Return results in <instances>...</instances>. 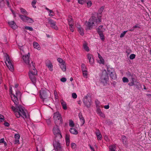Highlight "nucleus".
Wrapping results in <instances>:
<instances>
[{
    "label": "nucleus",
    "mask_w": 151,
    "mask_h": 151,
    "mask_svg": "<svg viewBox=\"0 0 151 151\" xmlns=\"http://www.w3.org/2000/svg\"><path fill=\"white\" fill-rule=\"evenodd\" d=\"M19 17H20L21 19L22 20L23 22H27L28 20V19L27 18H29V17L27 16V15L24 16L20 14H18Z\"/></svg>",
    "instance_id": "obj_15"
},
{
    "label": "nucleus",
    "mask_w": 151,
    "mask_h": 151,
    "mask_svg": "<svg viewBox=\"0 0 151 151\" xmlns=\"http://www.w3.org/2000/svg\"><path fill=\"white\" fill-rule=\"evenodd\" d=\"M60 81L63 82H65L66 81V79L65 78H62L60 79Z\"/></svg>",
    "instance_id": "obj_57"
},
{
    "label": "nucleus",
    "mask_w": 151,
    "mask_h": 151,
    "mask_svg": "<svg viewBox=\"0 0 151 151\" xmlns=\"http://www.w3.org/2000/svg\"><path fill=\"white\" fill-rule=\"evenodd\" d=\"M20 135L18 134H16L14 135L15 139H19L20 138Z\"/></svg>",
    "instance_id": "obj_49"
},
{
    "label": "nucleus",
    "mask_w": 151,
    "mask_h": 151,
    "mask_svg": "<svg viewBox=\"0 0 151 151\" xmlns=\"http://www.w3.org/2000/svg\"><path fill=\"white\" fill-rule=\"evenodd\" d=\"M5 56L6 57V61L5 63L9 69L12 71L14 70L13 65L9 59V57L8 55L6 53L5 54Z\"/></svg>",
    "instance_id": "obj_9"
},
{
    "label": "nucleus",
    "mask_w": 151,
    "mask_h": 151,
    "mask_svg": "<svg viewBox=\"0 0 151 151\" xmlns=\"http://www.w3.org/2000/svg\"><path fill=\"white\" fill-rule=\"evenodd\" d=\"M21 12L24 15V16L27 15H28V13L23 8H21L20 9Z\"/></svg>",
    "instance_id": "obj_31"
},
{
    "label": "nucleus",
    "mask_w": 151,
    "mask_h": 151,
    "mask_svg": "<svg viewBox=\"0 0 151 151\" xmlns=\"http://www.w3.org/2000/svg\"><path fill=\"white\" fill-rule=\"evenodd\" d=\"M58 125H56L53 129V132L55 136L54 139L57 140H59L62 137L60 131L58 126Z\"/></svg>",
    "instance_id": "obj_5"
},
{
    "label": "nucleus",
    "mask_w": 151,
    "mask_h": 151,
    "mask_svg": "<svg viewBox=\"0 0 151 151\" xmlns=\"http://www.w3.org/2000/svg\"><path fill=\"white\" fill-rule=\"evenodd\" d=\"M104 9V6H101L98 12L99 14H101L102 12L103 11Z\"/></svg>",
    "instance_id": "obj_36"
},
{
    "label": "nucleus",
    "mask_w": 151,
    "mask_h": 151,
    "mask_svg": "<svg viewBox=\"0 0 151 151\" xmlns=\"http://www.w3.org/2000/svg\"><path fill=\"white\" fill-rule=\"evenodd\" d=\"M72 97L73 99H76L77 97V95L76 93H72Z\"/></svg>",
    "instance_id": "obj_50"
},
{
    "label": "nucleus",
    "mask_w": 151,
    "mask_h": 151,
    "mask_svg": "<svg viewBox=\"0 0 151 151\" xmlns=\"http://www.w3.org/2000/svg\"><path fill=\"white\" fill-rule=\"evenodd\" d=\"M60 65L62 70L64 72L66 70V67L65 63L61 64Z\"/></svg>",
    "instance_id": "obj_20"
},
{
    "label": "nucleus",
    "mask_w": 151,
    "mask_h": 151,
    "mask_svg": "<svg viewBox=\"0 0 151 151\" xmlns=\"http://www.w3.org/2000/svg\"><path fill=\"white\" fill-rule=\"evenodd\" d=\"M101 62V63L103 64H104V60L102 58L101 59H100Z\"/></svg>",
    "instance_id": "obj_61"
},
{
    "label": "nucleus",
    "mask_w": 151,
    "mask_h": 151,
    "mask_svg": "<svg viewBox=\"0 0 151 151\" xmlns=\"http://www.w3.org/2000/svg\"><path fill=\"white\" fill-rule=\"evenodd\" d=\"M127 75L128 77L130 79L131 78H132V77H134L135 75H133L131 74V73L129 72H128L127 73Z\"/></svg>",
    "instance_id": "obj_37"
},
{
    "label": "nucleus",
    "mask_w": 151,
    "mask_h": 151,
    "mask_svg": "<svg viewBox=\"0 0 151 151\" xmlns=\"http://www.w3.org/2000/svg\"><path fill=\"white\" fill-rule=\"evenodd\" d=\"M11 97L15 104V106H12L11 108L13 111L15 113L16 116L17 118H19L20 116L23 118H27L24 108L21 105L18 104V100L17 96L14 94H12Z\"/></svg>",
    "instance_id": "obj_1"
},
{
    "label": "nucleus",
    "mask_w": 151,
    "mask_h": 151,
    "mask_svg": "<svg viewBox=\"0 0 151 151\" xmlns=\"http://www.w3.org/2000/svg\"><path fill=\"white\" fill-rule=\"evenodd\" d=\"M83 48L86 51L88 52L89 51V49L88 47L87 46V44L86 42H85L83 45Z\"/></svg>",
    "instance_id": "obj_26"
},
{
    "label": "nucleus",
    "mask_w": 151,
    "mask_h": 151,
    "mask_svg": "<svg viewBox=\"0 0 151 151\" xmlns=\"http://www.w3.org/2000/svg\"><path fill=\"white\" fill-rule=\"evenodd\" d=\"M33 45L34 48L37 49L38 50L40 49V47L39 44L36 42H33Z\"/></svg>",
    "instance_id": "obj_24"
},
{
    "label": "nucleus",
    "mask_w": 151,
    "mask_h": 151,
    "mask_svg": "<svg viewBox=\"0 0 151 151\" xmlns=\"http://www.w3.org/2000/svg\"><path fill=\"white\" fill-rule=\"evenodd\" d=\"M48 23L50 24V27L56 30H58V27L56 25V22L51 19H49Z\"/></svg>",
    "instance_id": "obj_12"
},
{
    "label": "nucleus",
    "mask_w": 151,
    "mask_h": 151,
    "mask_svg": "<svg viewBox=\"0 0 151 151\" xmlns=\"http://www.w3.org/2000/svg\"><path fill=\"white\" fill-rule=\"evenodd\" d=\"M69 131L71 133L73 134H78V131L75 128H71Z\"/></svg>",
    "instance_id": "obj_23"
},
{
    "label": "nucleus",
    "mask_w": 151,
    "mask_h": 151,
    "mask_svg": "<svg viewBox=\"0 0 151 151\" xmlns=\"http://www.w3.org/2000/svg\"><path fill=\"white\" fill-rule=\"evenodd\" d=\"M4 124L5 126L8 127L9 126V124L7 122H5L4 123Z\"/></svg>",
    "instance_id": "obj_58"
},
{
    "label": "nucleus",
    "mask_w": 151,
    "mask_h": 151,
    "mask_svg": "<svg viewBox=\"0 0 151 151\" xmlns=\"http://www.w3.org/2000/svg\"><path fill=\"white\" fill-rule=\"evenodd\" d=\"M25 28L26 29L29 30L30 31H32L33 30V28L32 27H31L26 26L25 27Z\"/></svg>",
    "instance_id": "obj_45"
},
{
    "label": "nucleus",
    "mask_w": 151,
    "mask_h": 151,
    "mask_svg": "<svg viewBox=\"0 0 151 151\" xmlns=\"http://www.w3.org/2000/svg\"><path fill=\"white\" fill-rule=\"evenodd\" d=\"M97 112L98 114L100 116H101L103 118H104L105 117V115L104 114L102 113L101 111V110L100 109H98L97 110Z\"/></svg>",
    "instance_id": "obj_28"
},
{
    "label": "nucleus",
    "mask_w": 151,
    "mask_h": 151,
    "mask_svg": "<svg viewBox=\"0 0 151 151\" xmlns=\"http://www.w3.org/2000/svg\"><path fill=\"white\" fill-rule=\"evenodd\" d=\"M66 144L67 146H68L70 144V140L66 141Z\"/></svg>",
    "instance_id": "obj_64"
},
{
    "label": "nucleus",
    "mask_w": 151,
    "mask_h": 151,
    "mask_svg": "<svg viewBox=\"0 0 151 151\" xmlns=\"http://www.w3.org/2000/svg\"><path fill=\"white\" fill-rule=\"evenodd\" d=\"M71 147L72 148L74 149L76 148V145L74 143H72L71 144Z\"/></svg>",
    "instance_id": "obj_55"
},
{
    "label": "nucleus",
    "mask_w": 151,
    "mask_h": 151,
    "mask_svg": "<svg viewBox=\"0 0 151 151\" xmlns=\"http://www.w3.org/2000/svg\"><path fill=\"white\" fill-rule=\"evenodd\" d=\"M4 120V116L1 114H0V122H2Z\"/></svg>",
    "instance_id": "obj_43"
},
{
    "label": "nucleus",
    "mask_w": 151,
    "mask_h": 151,
    "mask_svg": "<svg viewBox=\"0 0 151 151\" xmlns=\"http://www.w3.org/2000/svg\"><path fill=\"white\" fill-rule=\"evenodd\" d=\"M4 138H2L0 139V143H3L4 142Z\"/></svg>",
    "instance_id": "obj_63"
},
{
    "label": "nucleus",
    "mask_w": 151,
    "mask_h": 151,
    "mask_svg": "<svg viewBox=\"0 0 151 151\" xmlns=\"http://www.w3.org/2000/svg\"><path fill=\"white\" fill-rule=\"evenodd\" d=\"M55 142L54 143V147L55 150L57 151H61V148L60 143L59 142V140L54 139Z\"/></svg>",
    "instance_id": "obj_11"
},
{
    "label": "nucleus",
    "mask_w": 151,
    "mask_h": 151,
    "mask_svg": "<svg viewBox=\"0 0 151 151\" xmlns=\"http://www.w3.org/2000/svg\"><path fill=\"white\" fill-rule=\"evenodd\" d=\"M89 146L90 149L91 150V151H95L94 148L93 147L90 145H89Z\"/></svg>",
    "instance_id": "obj_60"
},
{
    "label": "nucleus",
    "mask_w": 151,
    "mask_h": 151,
    "mask_svg": "<svg viewBox=\"0 0 151 151\" xmlns=\"http://www.w3.org/2000/svg\"><path fill=\"white\" fill-rule=\"evenodd\" d=\"M5 2L4 0L0 1V7H2L5 6Z\"/></svg>",
    "instance_id": "obj_35"
},
{
    "label": "nucleus",
    "mask_w": 151,
    "mask_h": 151,
    "mask_svg": "<svg viewBox=\"0 0 151 151\" xmlns=\"http://www.w3.org/2000/svg\"><path fill=\"white\" fill-rule=\"evenodd\" d=\"M9 91H10V93L11 94V95H12V94H13L12 93V87H11V86H10V88H9Z\"/></svg>",
    "instance_id": "obj_62"
},
{
    "label": "nucleus",
    "mask_w": 151,
    "mask_h": 151,
    "mask_svg": "<svg viewBox=\"0 0 151 151\" xmlns=\"http://www.w3.org/2000/svg\"><path fill=\"white\" fill-rule=\"evenodd\" d=\"M30 55L29 53H28L27 55H24L23 56V59L25 63L27 65V66L29 68V66L32 65V64L34 65V63H33V61H30L29 57Z\"/></svg>",
    "instance_id": "obj_8"
},
{
    "label": "nucleus",
    "mask_w": 151,
    "mask_h": 151,
    "mask_svg": "<svg viewBox=\"0 0 151 151\" xmlns=\"http://www.w3.org/2000/svg\"><path fill=\"white\" fill-rule=\"evenodd\" d=\"M46 65L47 66L49 70L51 71L53 70V66L52 62L50 60H47L46 61Z\"/></svg>",
    "instance_id": "obj_13"
},
{
    "label": "nucleus",
    "mask_w": 151,
    "mask_h": 151,
    "mask_svg": "<svg viewBox=\"0 0 151 151\" xmlns=\"http://www.w3.org/2000/svg\"><path fill=\"white\" fill-rule=\"evenodd\" d=\"M135 55L134 54H131L130 55L129 58L131 59L132 60V59H134L135 58Z\"/></svg>",
    "instance_id": "obj_46"
},
{
    "label": "nucleus",
    "mask_w": 151,
    "mask_h": 151,
    "mask_svg": "<svg viewBox=\"0 0 151 151\" xmlns=\"http://www.w3.org/2000/svg\"><path fill=\"white\" fill-rule=\"evenodd\" d=\"M122 81L124 83H127L129 81L128 78L125 77L123 78Z\"/></svg>",
    "instance_id": "obj_42"
},
{
    "label": "nucleus",
    "mask_w": 151,
    "mask_h": 151,
    "mask_svg": "<svg viewBox=\"0 0 151 151\" xmlns=\"http://www.w3.org/2000/svg\"><path fill=\"white\" fill-rule=\"evenodd\" d=\"M28 19V20L27 22L29 23H32L34 22V20L32 18L29 17L27 18Z\"/></svg>",
    "instance_id": "obj_47"
},
{
    "label": "nucleus",
    "mask_w": 151,
    "mask_h": 151,
    "mask_svg": "<svg viewBox=\"0 0 151 151\" xmlns=\"http://www.w3.org/2000/svg\"><path fill=\"white\" fill-rule=\"evenodd\" d=\"M61 103L63 106V108L64 110H66L67 109V107L66 106L65 102H64L63 100L61 101Z\"/></svg>",
    "instance_id": "obj_29"
},
{
    "label": "nucleus",
    "mask_w": 151,
    "mask_h": 151,
    "mask_svg": "<svg viewBox=\"0 0 151 151\" xmlns=\"http://www.w3.org/2000/svg\"><path fill=\"white\" fill-rule=\"evenodd\" d=\"M40 97L43 99V101L44 99L49 97L50 95V92L46 89L42 88L40 91Z\"/></svg>",
    "instance_id": "obj_6"
},
{
    "label": "nucleus",
    "mask_w": 151,
    "mask_h": 151,
    "mask_svg": "<svg viewBox=\"0 0 151 151\" xmlns=\"http://www.w3.org/2000/svg\"><path fill=\"white\" fill-rule=\"evenodd\" d=\"M53 118L56 125H60L62 124V117L59 112H57L54 113Z\"/></svg>",
    "instance_id": "obj_4"
},
{
    "label": "nucleus",
    "mask_w": 151,
    "mask_h": 151,
    "mask_svg": "<svg viewBox=\"0 0 151 151\" xmlns=\"http://www.w3.org/2000/svg\"><path fill=\"white\" fill-rule=\"evenodd\" d=\"M68 21L69 25H73V20L71 16H69L68 19Z\"/></svg>",
    "instance_id": "obj_16"
},
{
    "label": "nucleus",
    "mask_w": 151,
    "mask_h": 151,
    "mask_svg": "<svg viewBox=\"0 0 151 151\" xmlns=\"http://www.w3.org/2000/svg\"><path fill=\"white\" fill-rule=\"evenodd\" d=\"M91 98L88 96H86L83 100V102L85 105L88 108L91 105Z\"/></svg>",
    "instance_id": "obj_10"
},
{
    "label": "nucleus",
    "mask_w": 151,
    "mask_h": 151,
    "mask_svg": "<svg viewBox=\"0 0 151 151\" xmlns=\"http://www.w3.org/2000/svg\"><path fill=\"white\" fill-rule=\"evenodd\" d=\"M122 139L123 144L125 145H127V141L126 136L123 135L122 136Z\"/></svg>",
    "instance_id": "obj_18"
},
{
    "label": "nucleus",
    "mask_w": 151,
    "mask_h": 151,
    "mask_svg": "<svg viewBox=\"0 0 151 151\" xmlns=\"http://www.w3.org/2000/svg\"><path fill=\"white\" fill-rule=\"evenodd\" d=\"M37 0H34L32 3V6L34 8H36V7L35 6V4Z\"/></svg>",
    "instance_id": "obj_41"
},
{
    "label": "nucleus",
    "mask_w": 151,
    "mask_h": 151,
    "mask_svg": "<svg viewBox=\"0 0 151 151\" xmlns=\"http://www.w3.org/2000/svg\"><path fill=\"white\" fill-rule=\"evenodd\" d=\"M83 76L85 78H87L88 72L87 70L83 71Z\"/></svg>",
    "instance_id": "obj_34"
},
{
    "label": "nucleus",
    "mask_w": 151,
    "mask_h": 151,
    "mask_svg": "<svg viewBox=\"0 0 151 151\" xmlns=\"http://www.w3.org/2000/svg\"><path fill=\"white\" fill-rule=\"evenodd\" d=\"M58 61L60 64L65 63L64 61L61 58H58L57 59Z\"/></svg>",
    "instance_id": "obj_39"
},
{
    "label": "nucleus",
    "mask_w": 151,
    "mask_h": 151,
    "mask_svg": "<svg viewBox=\"0 0 151 151\" xmlns=\"http://www.w3.org/2000/svg\"><path fill=\"white\" fill-rule=\"evenodd\" d=\"M10 26L13 29H15L16 28L17 26L16 24L14 21H11L8 22Z\"/></svg>",
    "instance_id": "obj_17"
},
{
    "label": "nucleus",
    "mask_w": 151,
    "mask_h": 151,
    "mask_svg": "<svg viewBox=\"0 0 151 151\" xmlns=\"http://www.w3.org/2000/svg\"><path fill=\"white\" fill-rule=\"evenodd\" d=\"M69 126L70 127H73L74 126V124L73 122L71 120H69Z\"/></svg>",
    "instance_id": "obj_38"
},
{
    "label": "nucleus",
    "mask_w": 151,
    "mask_h": 151,
    "mask_svg": "<svg viewBox=\"0 0 151 151\" xmlns=\"http://www.w3.org/2000/svg\"><path fill=\"white\" fill-rule=\"evenodd\" d=\"M99 35L102 41H104L105 40V38L104 36L103 33L102 31H99L97 32Z\"/></svg>",
    "instance_id": "obj_21"
},
{
    "label": "nucleus",
    "mask_w": 151,
    "mask_h": 151,
    "mask_svg": "<svg viewBox=\"0 0 151 151\" xmlns=\"http://www.w3.org/2000/svg\"><path fill=\"white\" fill-rule=\"evenodd\" d=\"M79 116L80 119L81 120L82 124H83L85 122V120L81 113H80L79 114Z\"/></svg>",
    "instance_id": "obj_22"
},
{
    "label": "nucleus",
    "mask_w": 151,
    "mask_h": 151,
    "mask_svg": "<svg viewBox=\"0 0 151 151\" xmlns=\"http://www.w3.org/2000/svg\"><path fill=\"white\" fill-rule=\"evenodd\" d=\"M96 136L98 140H101V139L102 138V135L101 133L96 135Z\"/></svg>",
    "instance_id": "obj_40"
},
{
    "label": "nucleus",
    "mask_w": 151,
    "mask_h": 151,
    "mask_svg": "<svg viewBox=\"0 0 151 151\" xmlns=\"http://www.w3.org/2000/svg\"><path fill=\"white\" fill-rule=\"evenodd\" d=\"M78 2L81 4H83L85 2L84 0H78Z\"/></svg>",
    "instance_id": "obj_53"
},
{
    "label": "nucleus",
    "mask_w": 151,
    "mask_h": 151,
    "mask_svg": "<svg viewBox=\"0 0 151 151\" xmlns=\"http://www.w3.org/2000/svg\"><path fill=\"white\" fill-rule=\"evenodd\" d=\"M87 58L89 60V62L90 64L92 65L94 63V59L93 57L91 54H88L87 55Z\"/></svg>",
    "instance_id": "obj_14"
},
{
    "label": "nucleus",
    "mask_w": 151,
    "mask_h": 151,
    "mask_svg": "<svg viewBox=\"0 0 151 151\" xmlns=\"http://www.w3.org/2000/svg\"><path fill=\"white\" fill-rule=\"evenodd\" d=\"M87 4L88 6L90 7L91 6L92 3L91 1H88L87 3Z\"/></svg>",
    "instance_id": "obj_56"
},
{
    "label": "nucleus",
    "mask_w": 151,
    "mask_h": 151,
    "mask_svg": "<svg viewBox=\"0 0 151 151\" xmlns=\"http://www.w3.org/2000/svg\"><path fill=\"white\" fill-rule=\"evenodd\" d=\"M19 139H15L14 143V144H19Z\"/></svg>",
    "instance_id": "obj_44"
},
{
    "label": "nucleus",
    "mask_w": 151,
    "mask_h": 151,
    "mask_svg": "<svg viewBox=\"0 0 151 151\" xmlns=\"http://www.w3.org/2000/svg\"><path fill=\"white\" fill-rule=\"evenodd\" d=\"M29 78L32 83L34 84H35L36 80L35 76L37 74V71L34 65H33L32 64L29 66Z\"/></svg>",
    "instance_id": "obj_2"
},
{
    "label": "nucleus",
    "mask_w": 151,
    "mask_h": 151,
    "mask_svg": "<svg viewBox=\"0 0 151 151\" xmlns=\"http://www.w3.org/2000/svg\"><path fill=\"white\" fill-rule=\"evenodd\" d=\"M69 135L68 134H66L65 135V140L68 141L70 140Z\"/></svg>",
    "instance_id": "obj_52"
},
{
    "label": "nucleus",
    "mask_w": 151,
    "mask_h": 151,
    "mask_svg": "<svg viewBox=\"0 0 151 151\" xmlns=\"http://www.w3.org/2000/svg\"><path fill=\"white\" fill-rule=\"evenodd\" d=\"M70 26V31L73 32L74 31V27H73V25H69Z\"/></svg>",
    "instance_id": "obj_54"
},
{
    "label": "nucleus",
    "mask_w": 151,
    "mask_h": 151,
    "mask_svg": "<svg viewBox=\"0 0 151 151\" xmlns=\"http://www.w3.org/2000/svg\"><path fill=\"white\" fill-rule=\"evenodd\" d=\"M103 27V26L102 25H101L99 26L97 28V32L100 31H102L101 30L102 29V28Z\"/></svg>",
    "instance_id": "obj_51"
},
{
    "label": "nucleus",
    "mask_w": 151,
    "mask_h": 151,
    "mask_svg": "<svg viewBox=\"0 0 151 151\" xmlns=\"http://www.w3.org/2000/svg\"><path fill=\"white\" fill-rule=\"evenodd\" d=\"M115 146L114 145H112L110 146L109 147L110 151H115Z\"/></svg>",
    "instance_id": "obj_33"
},
{
    "label": "nucleus",
    "mask_w": 151,
    "mask_h": 151,
    "mask_svg": "<svg viewBox=\"0 0 151 151\" xmlns=\"http://www.w3.org/2000/svg\"><path fill=\"white\" fill-rule=\"evenodd\" d=\"M100 81L104 86L106 85L109 82V77L106 70L103 72L100 77Z\"/></svg>",
    "instance_id": "obj_3"
},
{
    "label": "nucleus",
    "mask_w": 151,
    "mask_h": 151,
    "mask_svg": "<svg viewBox=\"0 0 151 151\" xmlns=\"http://www.w3.org/2000/svg\"><path fill=\"white\" fill-rule=\"evenodd\" d=\"M127 32V31H124L123 32L121 33L120 37L121 38H122L124 37L125 34L126 33V32Z\"/></svg>",
    "instance_id": "obj_48"
},
{
    "label": "nucleus",
    "mask_w": 151,
    "mask_h": 151,
    "mask_svg": "<svg viewBox=\"0 0 151 151\" xmlns=\"http://www.w3.org/2000/svg\"><path fill=\"white\" fill-rule=\"evenodd\" d=\"M97 23V20L96 17L92 15L88 20V26L90 29L91 28H92Z\"/></svg>",
    "instance_id": "obj_7"
},
{
    "label": "nucleus",
    "mask_w": 151,
    "mask_h": 151,
    "mask_svg": "<svg viewBox=\"0 0 151 151\" xmlns=\"http://www.w3.org/2000/svg\"><path fill=\"white\" fill-rule=\"evenodd\" d=\"M113 73H112L110 75V78L113 79H115L116 78V75L114 70V72H113Z\"/></svg>",
    "instance_id": "obj_25"
},
{
    "label": "nucleus",
    "mask_w": 151,
    "mask_h": 151,
    "mask_svg": "<svg viewBox=\"0 0 151 151\" xmlns=\"http://www.w3.org/2000/svg\"><path fill=\"white\" fill-rule=\"evenodd\" d=\"M78 31L80 33V35L82 36L83 35L84 33L83 28L82 27H79L78 28Z\"/></svg>",
    "instance_id": "obj_30"
},
{
    "label": "nucleus",
    "mask_w": 151,
    "mask_h": 151,
    "mask_svg": "<svg viewBox=\"0 0 151 151\" xmlns=\"http://www.w3.org/2000/svg\"><path fill=\"white\" fill-rule=\"evenodd\" d=\"M100 131L99 129H96V135L100 134Z\"/></svg>",
    "instance_id": "obj_59"
},
{
    "label": "nucleus",
    "mask_w": 151,
    "mask_h": 151,
    "mask_svg": "<svg viewBox=\"0 0 151 151\" xmlns=\"http://www.w3.org/2000/svg\"><path fill=\"white\" fill-rule=\"evenodd\" d=\"M107 73H108V75L109 74V76L112 73H113V72H114V69L109 68L107 67Z\"/></svg>",
    "instance_id": "obj_19"
},
{
    "label": "nucleus",
    "mask_w": 151,
    "mask_h": 151,
    "mask_svg": "<svg viewBox=\"0 0 151 151\" xmlns=\"http://www.w3.org/2000/svg\"><path fill=\"white\" fill-rule=\"evenodd\" d=\"M130 79H131V81L128 83V85L130 86H132L134 85V82L135 79L134 78V77L132 78H132H131Z\"/></svg>",
    "instance_id": "obj_27"
},
{
    "label": "nucleus",
    "mask_w": 151,
    "mask_h": 151,
    "mask_svg": "<svg viewBox=\"0 0 151 151\" xmlns=\"http://www.w3.org/2000/svg\"><path fill=\"white\" fill-rule=\"evenodd\" d=\"M81 70L82 71L87 70V68L84 64L83 63L81 66Z\"/></svg>",
    "instance_id": "obj_32"
}]
</instances>
